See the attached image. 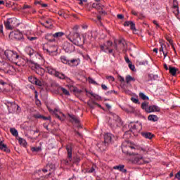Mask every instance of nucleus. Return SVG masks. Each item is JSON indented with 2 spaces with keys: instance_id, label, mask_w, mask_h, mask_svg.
Here are the masks:
<instances>
[{
  "instance_id": "12",
  "label": "nucleus",
  "mask_w": 180,
  "mask_h": 180,
  "mask_svg": "<svg viewBox=\"0 0 180 180\" xmlns=\"http://www.w3.org/2000/svg\"><path fill=\"white\" fill-rule=\"evenodd\" d=\"M54 77H56V78H59V79H65V81H67V82H71V79H70V77L65 76V75L63 74V72L56 71Z\"/></svg>"
},
{
  "instance_id": "15",
  "label": "nucleus",
  "mask_w": 180,
  "mask_h": 180,
  "mask_svg": "<svg viewBox=\"0 0 180 180\" xmlns=\"http://www.w3.org/2000/svg\"><path fill=\"white\" fill-rule=\"evenodd\" d=\"M58 112V110H57V108H55V110L53 111V115H55L56 117H57V119H58L59 120H60L61 122H64V120H65V116L64 115V114L60 112L59 115L58 113H57Z\"/></svg>"
},
{
  "instance_id": "44",
  "label": "nucleus",
  "mask_w": 180,
  "mask_h": 180,
  "mask_svg": "<svg viewBox=\"0 0 180 180\" xmlns=\"http://www.w3.org/2000/svg\"><path fill=\"white\" fill-rule=\"evenodd\" d=\"M112 94H115V95H117V91L115 90H110L107 91L106 95H112Z\"/></svg>"
},
{
  "instance_id": "5",
  "label": "nucleus",
  "mask_w": 180,
  "mask_h": 180,
  "mask_svg": "<svg viewBox=\"0 0 180 180\" xmlns=\"http://www.w3.org/2000/svg\"><path fill=\"white\" fill-rule=\"evenodd\" d=\"M141 130V124H134L133 126H131V128L129 131H125L124 134V139H130L131 137V134H136V133H139Z\"/></svg>"
},
{
  "instance_id": "58",
  "label": "nucleus",
  "mask_w": 180,
  "mask_h": 180,
  "mask_svg": "<svg viewBox=\"0 0 180 180\" xmlns=\"http://www.w3.org/2000/svg\"><path fill=\"white\" fill-rule=\"evenodd\" d=\"M91 96H93V98H94L95 99H99V96L96 94H91Z\"/></svg>"
},
{
  "instance_id": "26",
  "label": "nucleus",
  "mask_w": 180,
  "mask_h": 180,
  "mask_svg": "<svg viewBox=\"0 0 180 180\" xmlns=\"http://www.w3.org/2000/svg\"><path fill=\"white\" fill-rule=\"evenodd\" d=\"M176 71H178V69L175 67L169 66V72L173 75V77H175L176 75Z\"/></svg>"
},
{
  "instance_id": "14",
  "label": "nucleus",
  "mask_w": 180,
  "mask_h": 180,
  "mask_svg": "<svg viewBox=\"0 0 180 180\" xmlns=\"http://www.w3.org/2000/svg\"><path fill=\"white\" fill-rule=\"evenodd\" d=\"M88 106L90 108V109H95L96 106L98 108H102V105H99L98 103L95 102L92 98H91L88 102H87Z\"/></svg>"
},
{
  "instance_id": "64",
  "label": "nucleus",
  "mask_w": 180,
  "mask_h": 180,
  "mask_svg": "<svg viewBox=\"0 0 180 180\" xmlns=\"http://www.w3.org/2000/svg\"><path fill=\"white\" fill-rule=\"evenodd\" d=\"M120 82H124V78L122 76L120 77Z\"/></svg>"
},
{
  "instance_id": "3",
  "label": "nucleus",
  "mask_w": 180,
  "mask_h": 180,
  "mask_svg": "<svg viewBox=\"0 0 180 180\" xmlns=\"http://www.w3.org/2000/svg\"><path fill=\"white\" fill-rule=\"evenodd\" d=\"M108 124L112 129H116V127L122 126V120H120L119 115L116 114H112L110 117V119L108 120Z\"/></svg>"
},
{
  "instance_id": "37",
  "label": "nucleus",
  "mask_w": 180,
  "mask_h": 180,
  "mask_svg": "<svg viewBox=\"0 0 180 180\" xmlns=\"http://www.w3.org/2000/svg\"><path fill=\"white\" fill-rule=\"evenodd\" d=\"M69 117H70V119H72V120H73L75 123H79V120L77 117H75V115H69Z\"/></svg>"
},
{
  "instance_id": "61",
  "label": "nucleus",
  "mask_w": 180,
  "mask_h": 180,
  "mask_svg": "<svg viewBox=\"0 0 180 180\" xmlns=\"http://www.w3.org/2000/svg\"><path fill=\"white\" fill-rule=\"evenodd\" d=\"M125 61L128 64H131V62L130 61V59L128 57L125 58Z\"/></svg>"
},
{
  "instance_id": "9",
  "label": "nucleus",
  "mask_w": 180,
  "mask_h": 180,
  "mask_svg": "<svg viewBox=\"0 0 180 180\" xmlns=\"http://www.w3.org/2000/svg\"><path fill=\"white\" fill-rule=\"evenodd\" d=\"M31 64L32 69L35 71L36 74L40 75L41 77H43V75H44V72H46V70L40 67V65L32 62H31Z\"/></svg>"
},
{
  "instance_id": "33",
  "label": "nucleus",
  "mask_w": 180,
  "mask_h": 180,
  "mask_svg": "<svg viewBox=\"0 0 180 180\" xmlns=\"http://www.w3.org/2000/svg\"><path fill=\"white\" fill-rule=\"evenodd\" d=\"M126 82H127V84H129L130 82H131V81H136V79H134V77H131V76H130V75H127V77H126Z\"/></svg>"
},
{
  "instance_id": "57",
  "label": "nucleus",
  "mask_w": 180,
  "mask_h": 180,
  "mask_svg": "<svg viewBox=\"0 0 180 180\" xmlns=\"http://www.w3.org/2000/svg\"><path fill=\"white\" fill-rule=\"evenodd\" d=\"M91 96H93V98H94L95 99H99V96L96 94H91Z\"/></svg>"
},
{
  "instance_id": "42",
  "label": "nucleus",
  "mask_w": 180,
  "mask_h": 180,
  "mask_svg": "<svg viewBox=\"0 0 180 180\" xmlns=\"http://www.w3.org/2000/svg\"><path fill=\"white\" fill-rule=\"evenodd\" d=\"M8 85V83L5 82L4 80L0 79V91H2V86Z\"/></svg>"
},
{
  "instance_id": "6",
  "label": "nucleus",
  "mask_w": 180,
  "mask_h": 180,
  "mask_svg": "<svg viewBox=\"0 0 180 180\" xmlns=\"http://www.w3.org/2000/svg\"><path fill=\"white\" fill-rule=\"evenodd\" d=\"M4 26L7 30H13V29L19 26V22L18 21V19L15 18H8L4 22Z\"/></svg>"
},
{
  "instance_id": "28",
  "label": "nucleus",
  "mask_w": 180,
  "mask_h": 180,
  "mask_svg": "<svg viewBox=\"0 0 180 180\" xmlns=\"http://www.w3.org/2000/svg\"><path fill=\"white\" fill-rule=\"evenodd\" d=\"M148 120H150V122H157L158 120V117H157V115H150L148 117Z\"/></svg>"
},
{
  "instance_id": "55",
  "label": "nucleus",
  "mask_w": 180,
  "mask_h": 180,
  "mask_svg": "<svg viewBox=\"0 0 180 180\" xmlns=\"http://www.w3.org/2000/svg\"><path fill=\"white\" fill-rule=\"evenodd\" d=\"M28 39H29V40H30V41H33V40H36L37 39V37H29Z\"/></svg>"
},
{
  "instance_id": "32",
  "label": "nucleus",
  "mask_w": 180,
  "mask_h": 180,
  "mask_svg": "<svg viewBox=\"0 0 180 180\" xmlns=\"http://www.w3.org/2000/svg\"><path fill=\"white\" fill-rule=\"evenodd\" d=\"M52 37H53L52 34H47L45 36V39L49 41H54V38H52Z\"/></svg>"
},
{
  "instance_id": "20",
  "label": "nucleus",
  "mask_w": 180,
  "mask_h": 180,
  "mask_svg": "<svg viewBox=\"0 0 180 180\" xmlns=\"http://www.w3.org/2000/svg\"><path fill=\"white\" fill-rule=\"evenodd\" d=\"M114 169H117L118 171H120L121 172H123V174H127V169H124V165H119L117 166H115L113 167Z\"/></svg>"
},
{
  "instance_id": "39",
  "label": "nucleus",
  "mask_w": 180,
  "mask_h": 180,
  "mask_svg": "<svg viewBox=\"0 0 180 180\" xmlns=\"http://www.w3.org/2000/svg\"><path fill=\"white\" fill-rule=\"evenodd\" d=\"M60 60H61L62 63H63V64H69L70 63V60H68V59H67V58L65 56L60 57Z\"/></svg>"
},
{
  "instance_id": "30",
  "label": "nucleus",
  "mask_w": 180,
  "mask_h": 180,
  "mask_svg": "<svg viewBox=\"0 0 180 180\" xmlns=\"http://www.w3.org/2000/svg\"><path fill=\"white\" fill-rule=\"evenodd\" d=\"M173 13H174V15H179V9L176 4L173 5Z\"/></svg>"
},
{
  "instance_id": "46",
  "label": "nucleus",
  "mask_w": 180,
  "mask_h": 180,
  "mask_svg": "<svg viewBox=\"0 0 180 180\" xmlns=\"http://www.w3.org/2000/svg\"><path fill=\"white\" fill-rule=\"evenodd\" d=\"M105 78L106 79L111 81V82H113L115 81V77H113V76H106Z\"/></svg>"
},
{
  "instance_id": "17",
  "label": "nucleus",
  "mask_w": 180,
  "mask_h": 180,
  "mask_svg": "<svg viewBox=\"0 0 180 180\" xmlns=\"http://www.w3.org/2000/svg\"><path fill=\"white\" fill-rule=\"evenodd\" d=\"M160 48L159 49V51L160 53V55L162 56L163 55V57L164 58H165L167 57V49L165 48V45H164L162 43H160Z\"/></svg>"
},
{
  "instance_id": "35",
  "label": "nucleus",
  "mask_w": 180,
  "mask_h": 180,
  "mask_svg": "<svg viewBox=\"0 0 180 180\" xmlns=\"http://www.w3.org/2000/svg\"><path fill=\"white\" fill-rule=\"evenodd\" d=\"M31 151H32V153H40V151H41V147H32Z\"/></svg>"
},
{
  "instance_id": "38",
  "label": "nucleus",
  "mask_w": 180,
  "mask_h": 180,
  "mask_svg": "<svg viewBox=\"0 0 180 180\" xmlns=\"http://www.w3.org/2000/svg\"><path fill=\"white\" fill-rule=\"evenodd\" d=\"M139 98L143 99V101H148V99H150L148 96H146L143 93H139Z\"/></svg>"
},
{
  "instance_id": "62",
  "label": "nucleus",
  "mask_w": 180,
  "mask_h": 180,
  "mask_svg": "<svg viewBox=\"0 0 180 180\" xmlns=\"http://www.w3.org/2000/svg\"><path fill=\"white\" fill-rule=\"evenodd\" d=\"M79 5H84V2H86L87 0H79Z\"/></svg>"
},
{
  "instance_id": "1",
  "label": "nucleus",
  "mask_w": 180,
  "mask_h": 180,
  "mask_svg": "<svg viewBox=\"0 0 180 180\" xmlns=\"http://www.w3.org/2000/svg\"><path fill=\"white\" fill-rule=\"evenodd\" d=\"M136 148L137 146L131 141H124L122 143V153L127 155H136Z\"/></svg>"
},
{
  "instance_id": "51",
  "label": "nucleus",
  "mask_w": 180,
  "mask_h": 180,
  "mask_svg": "<svg viewBox=\"0 0 180 180\" xmlns=\"http://www.w3.org/2000/svg\"><path fill=\"white\" fill-rule=\"evenodd\" d=\"M151 112H157V106L151 105Z\"/></svg>"
},
{
  "instance_id": "22",
  "label": "nucleus",
  "mask_w": 180,
  "mask_h": 180,
  "mask_svg": "<svg viewBox=\"0 0 180 180\" xmlns=\"http://www.w3.org/2000/svg\"><path fill=\"white\" fill-rule=\"evenodd\" d=\"M124 26H130L131 30H136V24L133 21H125Z\"/></svg>"
},
{
  "instance_id": "31",
  "label": "nucleus",
  "mask_w": 180,
  "mask_h": 180,
  "mask_svg": "<svg viewBox=\"0 0 180 180\" xmlns=\"http://www.w3.org/2000/svg\"><path fill=\"white\" fill-rule=\"evenodd\" d=\"M18 142L20 144V146H22L23 147H26V146H27V143L26 142V140L22 138H20L18 139Z\"/></svg>"
},
{
  "instance_id": "11",
  "label": "nucleus",
  "mask_w": 180,
  "mask_h": 180,
  "mask_svg": "<svg viewBox=\"0 0 180 180\" xmlns=\"http://www.w3.org/2000/svg\"><path fill=\"white\" fill-rule=\"evenodd\" d=\"M63 49L66 53H72L75 50V47L72 44L66 41L63 44Z\"/></svg>"
},
{
  "instance_id": "27",
  "label": "nucleus",
  "mask_w": 180,
  "mask_h": 180,
  "mask_svg": "<svg viewBox=\"0 0 180 180\" xmlns=\"http://www.w3.org/2000/svg\"><path fill=\"white\" fill-rule=\"evenodd\" d=\"M46 169L50 171L51 172H54L56 169V166L53 164L46 165Z\"/></svg>"
},
{
  "instance_id": "25",
  "label": "nucleus",
  "mask_w": 180,
  "mask_h": 180,
  "mask_svg": "<svg viewBox=\"0 0 180 180\" xmlns=\"http://www.w3.org/2000/svg\"><path fill=\"white\" fill-rule=\"evenodd\" d=\"M92 8L96 9L97 11H101L103 9V5L100 3H93Z\"/></svg>"
},
{
  "instance_id": "36",
  "label": "nucleus",
  "mask_w": 180,
  "mask_h": 180,
  "mask_svg": "<svg viewBox=\"0 0 180 180\" xmlns=\"http://www.w3.org/2000/svg\"><path fill=\"white\" fill-rule=\"evenodd\" d=\"M62 36H64V33L61 32H56V33L53 34V39L58 38V37H62Z\"/></svg>"
},
{
  "instance_id": "45",
  "label": "nucleus",
  "mask_w": 180,
  "mask_h": 180,
  "mask_svg": "<svg viewBox=\"0 0 180 180\" xmlns=\"http://www.w3.org/2000/svg\"><path fill=\"white\" fill-rule=\"evenodd\" d=\"M34 84L35 85H37L38 86H41V85H42L41 82L38 79H35V83H34Z\"/></svg>"
},
{
  "instance_id": "50",
  "label": "nucleus",
  "mask_w": 180,
  "mask_h": 180,
  "mask_svg": "<svg viewBox=\"0 0 180 180\" xmlns=\"http://www.w3.org/2000/svg\"><path fill=\"white\" fill-rule=\"evenodd\" d=\"M131 100L132 101V102H134V103H140L139 102V99H137V98H136L132 97V98H131Z\"/></svg>"
},
{
  "instance_id": "23",
  "label": "nucleus",
  "mask_w": 180,
  "mask_h": 180,
  "mask_svg": "<svg viewBox=\"0 0 180 180\" xmlns=\"http://www.w3.org/2000/svg\"><path fill=\"white\" fill-rule=\"evenodd\" d=\"M141 136H143L144 139H148L149 140H151V139L154 137V134L148 131L142 132Z\"/></svg>"
},
{
  "instance_id": "7",
  "label": "nucleus",
  "mask_w": 180,
  "mask_h": 180,
  "mask_svg": "<svg viewBox=\"0 0 180 180\" xmlns=\"http://www.w3.org/2000/svg\"><path fill=\"white\" fill-rule=\"evenodd\" d=\"M0 70L4 71L6 74H12V72L15 71V68L8 63L0 60Z\"/></svg>"
},
{
  "instance_id": "13",
  "label": "nucleus",
  "mask_w": 180,
  "mask_h": 180,
  "mask_svg": "<svg viewBox=\"0 0 180 180\" xmlns=\"http://www.w3.org/2000/svg\"><path fill=\"white\" fill-rule=\"evenodd\" d=\"M58 50V48L53 45L50 46L49 48H47L46 51L50 54V56H57Z\"/></svg>"
},
{
  "instance_id": "19",
  "label": "nucleus",
  "mask_w": 180,
  "mask_h": 180,
  "mask_svg": "<svg viewBox=\"0 0 180 180\" xmlns=\"http://www.w3.org/2000/svg\"><path fill=\"white\" fill-rule=\"evenodd\" d=\"M112 141V134H105L104 135V144L106 146V144H109Z\"/></svg>"
},
{
  "instance_id": "43",
  "label": "nucleus",
  "mask_w": 180,
  "mask_h": 180,
  "mask_svg": "<svg viewBox=\"0 0 180 180\" xmlns=\"http://www.w3.org/2000/svg\"><path fill=\"white\" fill-rule=\"evenodd\" d=\"M27 53H29V56H33V53H34V51H33V49H32L31 48H28L27 49Z\"/></svg>"
},
{
  "instance_id": "4",
  "label": "nucleus",
  "mask_w": 180,
  "mask_h": 180,
  "mask_svg": "<svg viewBox=\"0 0 180 180\" xmlns=\"http://www.w3.org/2000/svg\"><path fill=\"white\" fill-rule=\"evenodd\" d=\"M4 55L11 63H16V61H19L21 58L20 56L15 51L6 50L4 51Z\"/></svg>"
},
{
  "instance_id": "63",
  "label": "nucleus",
  "mask_w": 180,
  "mask_h": 180,
  "mask_svg": "<svg viewBox=\"0 0 180 180\" xmlns=\"http://www.w3.org/2000/svg\"><path fill=\"white\" fill-rule=\"evenodd\" d=\"M29 8H30V6L29 5H24L22 6V9H29Z\"/></svg>"
},
{
  "instance_id": "10",
  "label": "nucleus",
  "mask_w": 180,
  "mask_h": 180,
  "mask_svg": "<svg viewBox=\"0 0 180 180\" xmlns=\"http://www.w3.org/2000/svg\"><path fill=\"white\" fill-rule=\"evenodd\" d=\"M10 39H15V40H22L23 39V34L20 31H13L9 34Z\"/></svg>"
},
{
  "instance_id": "49",
  "label": "nucleus",
  "mask_w": 180,
  "mask_h": 180,
  "mask_svg": "<svg viewBox=\"0 0 180 180\" xmlns=\"http://www.w3.org/2000/svg\"><path fill=\"white\" fill-rule=\"evenodd\" d=\"M129 67L130 68V70H131V71H134L136 67L134 66V65L131 64V63H129Z\"/></svg>"
},
{
  "instance_id": "53",
  "label": "nucleus",
  "mask_w": 180,
  "mask_h": 180,
  "mask_svg": "<svg viewBox=\"0 0 180 180\" xmlns=\"http://www.w3.org/2000/svg\"><path fill=\"white\" fill-rule=\"evenodd\" d=\"M34 117H35V119H41V115L40 114L34 115Z\"/></svg>"
},
{
  "instance_id": "21",
  "label": "nucleus",
  "mask_w": 180,
  "mask_h": 180,
  "mask_svg": "<svg viewBox=\"0 0 180 180\" xmlns=\"http://www.w3.org/2000/svg\"><path fill=\"white\" fill-rule=\"evenodd\" d=\"M0 150L5 151V153H9L11 150L8 148V146L4 143V141H1L0 139Z\"/></svg>"
},
{
  "instance_id": "8",
  "label": "nucleus",
  "mask_w": 180,
  "mask_h": 180,
  "mask_svg": "<svg viewBox=\"0 0 180 180\" xmlns=\"http://www.w3.org/2000/svg\"><path fill=\"white\" fill-rule=\"evenodd\" d=\"M68 152V160H65V165H68L72 161V143H69L65 146Z\"/></svg>"
},
{
  "instance_id": "24",
  "label": "nucleus",
  "mask_w": 180,
  "mask_h": 180,
  "mask_svg": "<svg viewBox=\"0 0 180 180\" xmlns=\"http://www.w3.org/2000/svg\"><path fill=\"white\" fill-rule=\"evenodd\" d=\"M46 70L48 74H50L51 75H55L57 70L56 69L53 68L51 66H46Z\"/></svg>"
},
{
  "instance_id": "16",
  "label": "nucleus",
  "mask_w": 180,
  "mask_h": 180,
  "mask_svg": "<svg viewBox=\"0 0 180 180\" xmlns=\"http://www.w3.org/2000/svg\"><path fill=\"white\" fill-rule=\"evenodd\" d=\"M141 108L143 109L146 113H151V105L148 106V102L142 103Z\"/></svg>"
},
{
  "instance_id": "29",
  "label": "nucleus",
  "mask_w": 180,
  "mask_h": 180,
  "mask_svg": "<svg viewBox=\"0 0 180 180\" xmlns=\"http://www.w3.org/2000/svg\"><path fill=\"white\" fill-rule=\"evenodd\" d=\"M78 60L77 59H72L71 60H69V65H70L71 67H75L78 65Z\"/></svg>"
},
{
  "instance_id": "48",
  "label": "nucleus",
  "mask_w": 180,
  "mask_h": 180,
  "mask_svg": "<svg viewBox=\"0 0 180 180\" xmlns=\"http://www.w3.org/2000/svg\"><path fill=\"white\" fill-rule=\"evenodd\" d=\"M41 119L43 120H50L51 119V117H44V115H41Z\"/></svg>"
},
{
  "instance_id": "40",
  "label": "nucleus",
  "mask_w": 180,
  "mask_h": 180,
  "mask_svg": "<svg viewBox=\"0 0 180 180\" xmlns=\"http://www.w3.org/2000/svg\"><path fill=\"white\" fill-rule=\"evenodd\" d=\"M60 91H62V92H63V94H64V95L69 96L70 91H68V90L65 89L64 87H61Z\"/></svg>"
},
{
  "instance_id": "2",
  "label": "nucleus",
  "mask_w": 180,
  "mask_h": 180,
  "mask_svg": "<svg viewBox=\"0 0 180 180\" xmlns=\"http://www.w3.org/2000/svg\"><path fill=\"white\" fill-rule=\"evenodd\" d=\"M67 39L76 46H82V44H84V39H81V36L78 32H70L67 36Z\"/></svg>"
},
{
  "instance_id": "59",
  "label": "nucleus",
  "mask_w": 180,
  "mask_h": 180,
  "mask_svg": "<svg viewBox=\"0 0 180 180\" xmlns=\"http://www.w3.org/2000/svg\"><path fill=\"white\" fill-rule=\"evenodd\" d=\"M101 88H102V89H103L104 91L108 90V86H107L106 85H105V84H102V85H101Z\"/></svg>"
},
{
  "instance_id": "56",
  "label": "nucleus",
  "mask_w": 180,
  "mask_h": 180,
  "mask_svg": "<svg viewBox=\"0 0 180 180\" xmlns=\"http://www.w3.org/2000/svg\"><path fill=\"white\" fill-rule=\"evenodd\" d=\"M91 96H93V98H94L95 99H99V96L96 94H91Z\"/></svg>"
},
{
  "instance_id": "34",
  "label": "nucleus",
  "mask_w": 180,
  "mask_h": 180,
  "mask_svg": "<svg viewBox=\"0 0 180 180\" xmlns=\"http://www.w3.org/2000/svg\"><path fill=\"white\" fill-rule=\"evenodd\" d=\"M10 132L11 133V134H12L13 136H15V137H18V130H16V129H15V128H11V129H10Z\"/></svg>"
},
{
  "instance_id": "47",
  "label": "nucleus",
  "mask_w": 180,
  "mask_h": 180,
  "mask_svg": "<svg viewBox=\"0 0 180 180\" xmlns=\"http://www.w3.org/2000/svg\"><path fill=\"white\" fill-rule=\"evenodd\" d=\"M88 81L89 84H96V82H95V80H94V79H92L91 77H89Z\"/></svg>"
},
{
  "instance_id": "52",
  "label": "nucleus",
  "mask_w": 180,
  "mask_h": 180,
  "mask_svg": "<svg viewBox=\"0 0 180 180\" xmlns=\"http://www.w3.org/2000/svg\"><path fill=\"white\" fill-rule=\"evenodd\" d=\"M117 18L118 19H124V15H123V14H118V15H117Z\"/></svg>"
},
{
  "instance_id": "54",
  "label": "nucleus",
  "mask_w": 180,
  "mask_h": 180,
  "mask_svg": "<svg viewBox=\"0 0 180 180\" xmlns=\"http://www.w3.org/2000/svg\"><path fill=\"white\" fill-rule=\"evenodd\" d=\"M107 44L108 47H112V46H113V43L110 41H108Z\"/></svg>"
},
{
  "instance_id": "60",
  "label": "nucleus",
  "mask_w": 180,
  "mask_h": 180,
  "mask_svg": "<svg viewBox=\"0 0 180 180\" xmlns=\"http://www.w3.org/2000/svg\"><path fill=\"white\" fill-rule=\"evenodd\" d=\"M175 178L180 180V171L175 175Z\"/></svg>"
},
{
  "instance_id": "18",
  "label": "nucleus",
  "mask_w": 180,
  "mask_h": 180,
  "mask_svg": "<svg viewBox=\"0 0 180 180\" xmlns=\"http://www.w3.org/2000/svg\"><path fill=\"white\" fill-rule=\"evenodd\" d=\"M133 164H136L137 165H141L144 164V159L142 157H136L132 160Z\"/></svg>"
},
{
  "instance_id": "41",
  "label": "nucleus",
  "mask_w": 180,
  "mask_h": 180,
  "mask_svg": "<svg viewBox=\"0 0 180 180\" xmlns=\"http://www.w3.org/2000/svg\"><path fill=\"white\" fill-rule=\"evenodd\" d=\"M28 79H29L30 82H31V84H34L36 82L37 77L31 76L28 78Z\"/></svg>"
}]
</instances>
